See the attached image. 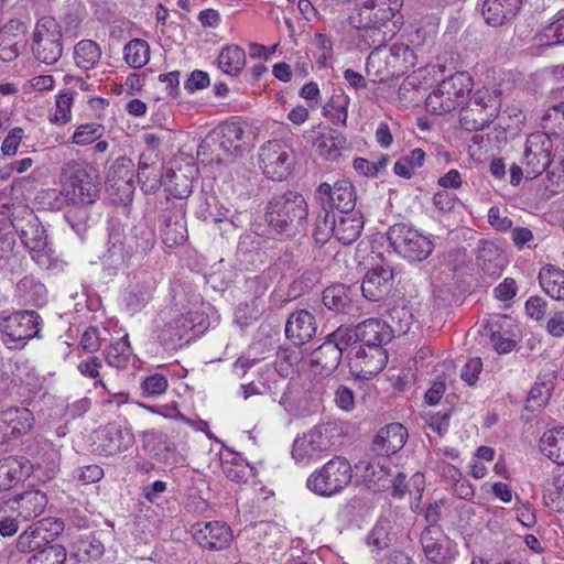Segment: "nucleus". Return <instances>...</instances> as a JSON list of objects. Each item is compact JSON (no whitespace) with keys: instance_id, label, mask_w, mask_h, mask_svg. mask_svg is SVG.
Instances as JSON below:
<instances>
[{"instance_id":"obj_1","label":"nucleus","mask_w":564,"mask_h":564,"mask_svg":"<svg viewBox=\"0 0 564 564\" xmlns=\"http://www.w3.org/2000/svg\"><path fill=\"white\" fill-rule=\"evenodd\" d=\"M61 195L72 205L93 204L100 192L97 169L84 160L66 162L61 172Z\"/></svg>"},{"instance_id":"obj_2","label":"nucleus","mask_w":564,"mask_h":564,"mask_svg":"<svg viewBox=\"0 0 564 564\" xmlns=\"http://www.w3.org/2000/svg\"><path fill=\"white\" fill-rule=\"evenodd\" d=\"M402 7V0H361L356 13L350 15V24L362 31L360 35L366 45H382L389 35L382 28Z\"/></svg>"},{"instance_id":"obj_3","label":"nucleus","mask_w":564,"mask_h":564,"mask_svg":"<svg viewBox=\"0 0 564 564\" xmlns=\"http://www.w3.org/2000/svg\"><path fill=\"white\" fill-rule=\"evenodd\" d=\"M307 216L308 206L305 198L292 191L273 197L267 212L269 225L288 237L305 231Z\"/></svg>"},{"instance_id":"obj_4","label":"nucleus","mask_w":564,"mask_h":564,"mask_svg":"<svg viewBox=\"0 0 564 564\" xmlns=\"http://www.w3.org/2000/svg\"><path fill=\"white\" fill-rule=\"evenodd\" d=\"M375 48L367 58V73L372 80L384 83L393 77H399L415 65L414 51L403 43H395L390 47L372 45Z\"/></svg>"},{"instance_id":"obj_5","label":"nucleus","mask_w":564,"mask_h":564,"mask_svg":"<svg viewBox=\"0 0 564 564\" xmlns=\"http://www.w3.org/2000/svg\"><path fill=\"white\" fill-rule=\"evenodd\" d=\"M501 108V91L481 87L470 97L460 111V126L468 131L484 130L498 116Z\"/></svg>"},{"instance_id":"obj_6","label":"nucleus","mask_w":564,"mask_h":564,"mask_svg":"<svg viewBox=\"0 0 564 564\" xmlns=\"http://www.w3.org/2000/svg\"><path fill=\"white\" fill-rule=\"evenodd\" d=\"M471 77L466 73H455L442 80L425 100L427 111L443 115L463 105L471 90Z\"/></svg>"},{"instance_id":"obj_7","label":"nucleus","mask_w":564,"mask_h":564,"mask_svg":"<svg viewBox=\"0 0 564 564\" xmlns=\"http://www.w3.org/2000/svg\"><path fill=\"white\" fill-rule=\"evenodd\" d=\"M352 478L351 465L343 456H335L307 479V487L319 496H332L346 488Z\"/></svg>"},{"instance_id":"obj_8","label":"nucleus","mask_w":564,"mask_h":564,"mask_svg":"<svg viewBox=\"0 0 564 564\" xmlns=\"http://www.w3.org/2000/svg\"><path fill=\"white\" fill-rule=\"evenodd\" d=\"M393 250L410 262H421L433 251L431 239L405 224H394L388 231Z\"/></svg>"},{"instance_id":"obj_9","label":"nucleus","mask_w":564,"mask_h":564,"mask_svg":"<svg viewBox=\"0 0 564 564\" xmlns=\"http://www.w3.org/2000/svg\"><path fill=\"white\" fill-rule=\"evenodd\" d=\"M335 427L332 424H319L294 440L292 457L297 463L308 464L322 458L333 447L332 432Z\"/></svg>"},{"instance_id":"obj_10","label":"nucleus","mask_w":564,"mask_h":564,"mask_svg":"<svg viewBox=\"0 0 564 564\" xmlns=\"http://www.w3.org/2000/svg\"><path fill=\"white\" fill-rule=\"evenodd\" d=\"M22 243L31 251H42L47 246V236L34 212L26 206H17L9 219Z\"/></svg>"},{"instance_id":"obj_11","label":"nucleus","mask_w":564,"mask_h":564,"mask_svg":"<svg viewBox=\"0 0 564 564\" xmlns=\"http://www.w3.org/2000/svg\"><path fill=\"white\" fill-rule=\"evenodd\" d=\"M108 243L110 257H118L124 261L134 253H148L155 245V235L153 230L145 226H135L132 229V236L128 239L127 246L119 230L110 234Z\"/></svg>"},{"instance_id":"obj_12","label":"nucleus","mask_w":564,"mask_h":564,"mask_svg":"<svg viewBox=\"0 0 564 564\" xmlns=\"http://www.w3.org/2000/svg\"><path fill=\"white\" fill-rule=\"evenodd\" d=\"M553 142L542 132L528 137L522 160L525 177L535 178L541 175L552 161Z\"/></svg>"},{"instance_id":"obj_13","label":"nucleus","mask_w":564,"mask_h":564,"mask_svg":"<svg viewBox=\"0 0 564 564\" xmlns=\"http://www.w3.org/2000/svg\"><path fill=\"white\" fill-rule=\"evenodd\" d=\"M291 149L279 140L264 143L259 153V163L268 178L282 181L290 174L293 164Z\"/></svg>"},{"instance_id":"obj_14","label":"nucleus","mask_w":564,"mask_h":564,"mask_svg":"<svg viewBox=\"0 0 564 564\" xmlns=\"http://www.w3.org/2000/svg\"><path fill=\"white\" fill-rule=\"evenodd\" d=\"M350 372L359 379H370L378 375L388 361L382 347L354 346L347 354Z\"/></svg>"},{"instance_id":"obj_15","label":"nucleus","mask_w":564,"mask_h":564,"mask_svg":"<svg viewBox=\"0 0 564 564\" xmlns=\"http://www.w3.org/2000/svg\"><path fill=\"white\" fill-rule=\"evenodd\" d=\"M63 530L59 520L44 518L32 523L17 539V550L20 553H35L51 543Z\"/></svg>"},{"instance_id":"obj_16","label":"nucleus","mask_w":564,"mask_h":564,"mask_svg":"<svg viewBox=\"0 0 564 564\" xmlns=\"http://www.w3.org/2000/svg\"><path fill=\"white\" fill-rule=\"evenodd\" d=\"M191 532L196 543L208 551L225 550L234 539L230 527L220 521L195 523Z\"/></svg>"},{"instance_id":"obj_17","label":"nucleus","mask_w":564,"mask_h":564,"mask_svg":"<svg viewBox=\"0 0 564 564\" xmlns=\"http://www.w3.org/2000/svg\"><path fill=\"white\" fill-rule=\"evenodd\" d=\"M316 197L326 208H336L341 213L348 214L356 205V193L352 184L347 180L336 182L333 186L328 183H322Z\"/></svg>"},{"instance_id":"obj_18","label":"nucleus","mask_w":564,"mask_h":564,"mask_svg":"<svg viewBox=\"0 0 564 564\" xmlns=\"http://www.w3.org/2000/svg\"><path fill=\"white\" fill-rule=\"evenodd\" d=\"M421 544L433 564H451L454 558V543L438 529L426 528L421 534Z\"/></svg>"},{"instance_id":"obj_19","label":"nucleus","mask_w":564,"mask_h":564,"mask_svg":"<svg viewBox=\"0 0 564 564\" xmlns=\"http://www.w3.org/2000/svg\"><path fill=\"white\" fill-rule=\"evenodd\" d=\"M39 319L33 311L17 312L3 321L1 328L13 341L26 340L39 335Z\"/></svg>"},{"instance_id":"obj_20","label":"nucleus","mask_w":564,"mask_h":564,"mask_svg":"<svg viewBox=\"0 0 564 564\" xmlns=\"http://www.w3.org/2000/svg\"><path fill=\"white\" fill-rule=\"evenodd\" d=\"M33 421V414L26 408H10L0 412V441L28 433Z\"/></svg>"},{"instance_id":"obj_21","label":"nucleus","mask_w":564,"mask_h":564,"mask_svg":"<svg viewBox=\"0 0 564 564\" xmlns=\"http://www.w3.org/2000/svg\"><path fill=\"white\" fill-rule=\"evenodd\" d=\"M393 272L390 268H376L370 270L364 278L361 291L369 301H380L392 290Z\"/></svg>"},{"instance_id":"obj_22","label":"nucleus","mask_w":564,"mask_h":564,"mask_svg":"<svg viewBox=\"0 0 564 564\" xmlns=\"http://www.w3.org/2000/svg\"><path fill=\"white\" fill-rule=\"evenodd\" d=\"M326 214L323 220L324 228L332 231L334 237L343 245H350L356 241L364 228V220L361 216L346 215L341 216L338 220Z\"/></svg>"},{"instance_id":"obj_23","label":"nucleus","mask_w":564,"mask_h":564,"mask_svg":"<svg viewBox=\"0 0 564 564\" xmlns=\"http://www.w3.org/2000/svg\"><path fill=\"white\" fill-rule=\"evenodd\" d=\"M406 437L408 432L402 424L391 423L378 432L372 443V449L378 455H392L404 446Z\"/></svg>"},{"instance_id":"obj_24","label":"nucleus","mask_w":564,"mask_h":564,"mask_svg":"<svg viewBox=\"0 0 564 564\" xmlns=\"http://www.w3.org/2000/svg\"><path fill=\"white\" fill-rule=\"evenodd\" d=\"M316 333L314 316L306 310L290 315L285 325V335L296 346L308 341Z\"/></svg>"},{"instance_id":"obj_25","label":"nucleus","mask_w":564,"mask_h":564,"mask_svg":"<svg viewBox=\"0 0 564 564\" xmlns=\"http://www.w3.org/2000/svg\"><path fill=\"white\" fill-rule=\"evenodd\" d=\"M358 341L364 347H382L392 339L388 322L368 318L356 326Z\"/></svg>"},{"instance_id":"obj_26","label":"nucleus","mask_w":564,"mask_h":564,"mask_svg":"<svg viewBox=\"0 0 564 564\" xmlns=\"http://www.w3.org/2000/svg\"><path fill=\"white\" fill-rule=\"evenodd\" d=\"M521 0H486L482 6V15L489 25L500 26L512 20L519 9Z\"/></svg>"},{"instance_id":"obj_27","label":"nucleus","mask_w":564,"mask_h":564,"mask_svg":"<svg viewBox=\"0 0 564 564\" xmlns=\"http://www.w3.org/2000/svg\"><path fill=\"white\" fill-rule=\"evenodd\" d=\"M99 448L106 455H116L132 446L134 436L128 430L106 427L99 432Z\"/></svg>"},{"instance_id":"obj_28","label":"nucleus","mask_w":564,"mask_h":564,"mask_svg":"<svg viewBox=\"0 0 564 564\" xmlns=\"http://www.w3.org/2000/svg\"><path fill=\"white\" fill-rule=\"evenodd\" d=\"M12 509L18 511V517L24 521L34 519L43 513L46 505V495L39 490L25 491L12 501Z\"/></svg>"},{"instance_id":"obj_29","label":"nucleus","mask_w":564,"mask_h":564,"mask_svg":"<svg viewBox=\"0 0 564 564\" xmlns=\"http://www.w3.org/2000/svg\"><path fill=\"white\" fill-rule=\"evenodd\" d=\"M341 358L339 348L327 339L312 352L311 365L321 375H330L337 369Z\"/></svg>"},{"instance_id":"obj_30","label":"nucleus","mask_w":564,"mask_h":564,"mask_svg":"<svg viewBox=\"0 0 564 564\" xmlns=\"http://www.w3.org/2000/svg\"><path fill=\"white\" fill-rule=\"evenodd\" d=\"M218 144L227 155H241L246 145L245 129L237 122L224 124L220 127Z\"/></svg>"},{"instance_id":"obj_31","label":"nucleus","mask_w":564,"mask_h":564,"mask_svg":"<svg viewBox=\"0 0 564 564\" xmlns=\"http://www.w3.org/2000/svg\"><path fill=\"white\" fill-rule=\"evenodd\" d=\"M347 148L348 143L345 135L335 129H328L316 140L318 154L330 162L336 161Z\"/></svg>"},{"instance_id":"obj_32","label":"nucleus","mask_w":564,"mask_h":564,"mask_svg":"<svg viewBox=\"0 0 564 564\" xmlns=\"http://www.w3.org/2000/svg\"><path fill=\"white\" fill-rule=\"evenodd\" d=\"M539 283L546 295L564 301V270L546 264L539 272Z\"/></svg>"},{"instance_id":"obj_33","label":"nucleus","mask_w":564,"mask_h":564,"mask_svg":"<svg viewBox=\"0 0 564 564\" xmlns=\"http://www.w3.org/2000/svg\"><path fill=\"white\" fill-rule=\"evenodd\" d=\"M540 449L552 462L564 465V426L544 432L540 438Z\"/></svg>"},{"instance_id":"obj_34","label":"nucleus","mask_w":564,"mask_h":564,"mask_svg":"<svg viewBox=\"0 0 564 564\" xmlns=\"http://www.w3.org/2000/svg\"><path fill=\"white\" fill-rule=\"evenodd\" d=\"M185 210L181 206L173 214L167 213L162 215V221L165 225L164 240L166 243L181 245L185 241V225L183 223Z\"/></svg>"},{"instance_id":"obj_35","label":"nucleus","mask_w":564,"mask_h":564,"mask_svg":"<svg viewBox=\"0 0 564 564\" xmlns=\"http://www.w3.org/2000/svg\"><path fill=\"white\" fill-rule=\"evenodd\" d=\"M101 50L91 40H83L74 47L75 64L85 70L93 69L100 61Z\"/></svg>"},{"instance_id":"obj_36","label":"nucleus","mask_w":564,"mask_h":564,"mask_svg":"<svg viewBox=\"0 0 564 564\" xmlns=\"http://www.w3.org/2000/svg\"><path fill=\"white\" fill-rule=\"evenodd\" d=\"M246 64V53L238 45L224 47L218 56L219 68L228 75H238Z\"/></svg>"},{"instance_id":"obj_37","label":"nucleus","mask_w":564,"mask_h":564,"mask_svg":"<svg viewBox=\"0 0 564 564\" xmlns=\"http://www.w3.org/2000/svg\"><path fill=\"white\" fill-rule=\"evenodd\" d=\"M32 52L39 62L53 65L57 63L62 56L63 42L33 39Z\"/></svg>"},{"instance_id":"obj_38","label":"nucleus","mask_w":564,"mask_h":564,"mask_svg":"<svg viewBox=\"0 0 564 564\" xmlns=\"http://www.w3.org/2000/svg\"><path fill=\"white\" fill-rule=\"evenodd\" d=\"M478 263L484 272L498 275L503 268V258L494 243L486 242L479 250Z\"/></svg>"},{"instance_id":"obj_39","label":"nucleus","mask_w":564,"mask_h":564,"mask_svg":"<svg viewBox=\"0 0 564 564\" xmlns=\"http://www.w3.org/2000/svg\"><path fill=\"white\" fill-rule=\"evenodd\" d=\"M387 317L388 326L392 330V336L394 334H406L413 321L411 310L404 304L391 307L387 313Z\"/></svg>"},{"instance_id":"obj_40","label":"nucleus","mask_w":564,"mask_h":564,"mask_svg":"<svg viewBox=\"0 0 564 564\" xmlns=\"http://www.w3.org/2000/svg\"><path fill=\"white\" fill-rule=\"evenodd\" d=\"M67 557L66 549L61 544L48 543L33 553L26 564H64Z\"/></svg>"},{"instance_id":"obj_41","label":"nucleus","mask_w":564,"mask_h":564,"mask_svg":"<svg viewBox=\"0 0 564 564\" xmlns=\"http://www.w3.org/2000/svg\"><path fill=\"white\" fill-rule=\"evenodd\" d=\"M124 59L134 68H141L148 64L150 59V46L144 40H131L124 46Z\"/></svg>"},{"instance_id":"obj_42","label":"nucleus","mask_w":564,"mask_h":564,"mask_svg":"<svg viewBox=\"0 0 564 564\" xmlns=\"http://www.w3.org/2000/svg\"><path fill=\"white\" fill-rule=\"evenodd\" d=\"M131 355L128 335L113 341L105 351V359L110 367L124 368Z\"/></svg>"},{"instance_id":"obj_43","label":"nucleus","mask_w":564,"mask_h":564,"mask_svg":"<svg viewBox=\"0 0 564 564\" xmlns=\"http://www.w3.org/2000/svg\"><path fill=\"white\" fill-rule=\"evenodd\" d=\"M425 153L422 149L416 148L412 150L409 154L400 158L394 163V173L398 176L404 177V178H411L414 174V171L417 167H421L424 163Z\"/></svg>"},{"instance_id":"obj_44","label":"nucleus","mask_w":564,"mask_h":564,"mask_svg":"<svg viewBox=\"0 0 564 564\" xmlns=\"http://www.w3.org/2000/svg\"><path fill=\"white\" fill-rule=\"evenodd\" d=\"M324 305L336 312H341L350 303L348 288L343 284L332 285L323 292Z\"/></svg>"},{"instance_id":"obj_45","label":"nucleus","mask_w":564,"mask_h":564,"mask_svg":"<svg viewBox=\"0 0 564 564\" xmlns=\"http://www.w3.org/2000/svg\"><path fill=\"white\" fill-rule=\"evenodd\" d=\"M0 473L10 480H21L30 475L31 464L23 456H10L4 458V463L0 466Z\"/></svg>"},{"instance_id":"obj_46","label":"nucleus","mask_w":564,"mask_h":564,"mask_svg":"<svg viewBox=\"0 0 564 564\" xmlns=\"http://www.w3.org/2000/svg\"><path fill=\"white\" fill-rule=\"evenodd\" d=\"M165 185L169 193L175 198H185L192 193V182L183 174L169 170L165 174Z\"/></svg>"},{"instance_id":"obj_47","label":"nucleus","mask_w":564,"mask_h":564,"mask_svg":"<svg viewBox=\"0 0 564 564\" xmlns=\"http://www.w3.org/2000/svg\"><path fill=\"white\" fill-rule=\"evenodd\" d=\"M33 39L63 42L62 28L52 17H43L35 25Z\"/></svg>"},{"instance_id":"obj_48","label":"nucleus","mask_w":564,"mask_h":564,"mask_svg":"<svg viewBox=\"0 0 564 564\" xmlns=\"http://www.w3.org/2000/svg\"><path fill=\"white\" fill-rule=\"evenodd\" d=\"M134 164L127 156L118 158L109 167L108 177L116 182H123L130 184L134 176Z\"/></svg>"},{"instance_id":"obj_49","label":"nucleus","mask_w":564,"mask_h":564,"mask_svg":"<svg viewBox=\"0 0 564 564\" xmlns=\"http://www.w3.org/2000/svg\"><path fill=\"white\" fill-rule=\"evenodd\" d=\"M104 134V127L98 123H84L77 127L73 134V143L88 145L99 140Z\"/></svg>"},{"instance_id":"obj_50","label":"nucleus","mask_w":564,"mask_h":564,"mask_svg":"<svg viewBox=\"0 0 564 564\" xmlns=\"http://www.w3.org/2000/svg\"><path fill=\"white\" fill-rule=\"evenodd\" d=\"M302 360L301 350L299 348H283L276 354L275 367L281 376H289L292 367L299 365Z\"/></svg>"},{"instance_id":"obj_51","label":"nucleus","mask_w":564,"mask_h":564,"mask_svg":"<svg viewBox=\"0 0 564 564\" xmlns=\"http://www.w3.org/2000/svg\"><path fill=\"white\" fill-rule=\"evenodd\" d=\"M347 106L348 100L346 97H333L329 104L325 107V116L330 119L334 124L345 126L347 121Z\"/></svg>"},{"instance_id":"obj_52","label":"nucleus","mask_w":564,"mask_h":564,"mask_svg":"<svg viewBox=\"0 0 564 564\" xmlns=\"http://www.w3.org/2000/svg\"><path fill=\"white\" fill-rule=\"evenodd\" d=\"M21 41L10 35L6 29L0 31V58L4 62L13 61L20 54Z\"/></svg>"},{"instance_id":"obj_53","label":"nucleus","mask_w":564,"mask_h":564,"mask_svg":"<svg viewBox=\"0 0 564 564\" xmlns=\"http://www.w3.org/2000/svg\"><path fill=\"white\" fill-rule=\"evenodd\" d=\"M564 43V15L558 17L549 24L539 35L540 45H553Z\"/></svg>"},{"instance_id":"obj_54","label":"nucleus","mask_w":564,"mask_h":564,"mask_svg":"<svg viewBox=\"0 0 564 564\" xmlns=\"http://www.w3.org/2000/svg\"><path fill=\"white\" fill-rule=\"evenodd\" d=\"M259 302L258 297H252L249 302L240 303L235 313L237 323L248 325L250 322L256 321L261 313Z\"/></svg>"},{"instance_id":"obj_55","label":"nucleus","mask_w":564,"mask_h":564,"mask_svg":"<svg viewBox=\"0 0 564 564\" xmlns=\"http://www.w3.org/2000/svg\"><path fill=\"white\" fill-rule=\"evenodd\" d=\"M327 339L329 343L335 344L343 355L345 350L358 341L357 329L340 326L335 332L329 334Z\"/></svg>"},{"instance_id":"obj_56","label":"nucleus","mask_w":564,"mask_h":564,"mask_svg":"<svg viewBox=\"0 0 564 564\" xmlns=\"http://www.w3.org/2000/svg\"><path fill=\"white\" fill-rule=\"evenodd\" d=\"M150 297V286L143 283L135 284L126 297L127 306L130 312L140 311Z\"/></svg>"},{"instance_id":"obj_57","label":"nucleus","mask_w":564,"mask_h":564,"mask_svg":"<svg viewBox=\"0 0 564 564\" xmlns=\"http://www.w3.org/2000/svg\"><path fill=\"white\" fill-rule=\"evenodd\" d=\"M223 471L229 480L245 482L251 474V468L243 462L232 460L223 464Z\"/></svg>"},{"instance_id":"obj_58","label":"nucleus","mask_w":564,"mask_h":564,"mask_svg":"<svg viewBox=\"0 0 564 564\" xmlns=\"http://www.w3.org/2000/svg\"><path fill=\"white\" fill-rule=\"evenodd\" d=\"M73 94L69 91L61 93L56 98V110L51 121L57 123H66L72 116Z\"/></svg>"},{"instance_id":"obj_59","label":"nucleus","mask_w":564,"mask_h":564,"mask_svg":"<svg viewBox=\"0 0 564 564\" xmlns=\"http://www.w3.org/2000/svg\"><path fill=\"white\" fill-rule=\"evenodd\" d=\"M167 387V379L159 373L147 377L141 384L143 393L148 397L160 395L166 391Z\"/></svg>"},{"instance_id":"obj_60","label":"nucleus","mask_w":564,"mask_h":564,"mask_svg":"<svg viewBox=\"0 0 564 564\" xmlns=\"http://www.w3.org/2000/svg\"><path fill=\"white\" fill-rule=\"evenodd\" d=\"M78 551L83 552L87 560H99L105 553L102 542L95 536H87L79 542Z\"/></svg>"},{"instance_id":"obj_61","label":"nucleus","mask_w":564,"mask_h":564,"mask_svg":"<svg viewBox=\"0 0 564 564\" xmlns=\"http://www.w3.org/2000/svg\"><path fill=\"white\" fill-rule=\"evenodd\" d=\"M488 221L497 231H506L512 227V220L508 217L507 210L492 206L488 212Z\"/></svg>"},{"instance_id":"obj_62","label":"nucleus","mask_w":564,"mask_h":564,"mask_svg":"<svg viewBox=\"0 0 564 564\" xmlns=\"http://www.w3.org/2000/svg\"><path fill=\"white\" fill-rule=\"evenodd\" d=\"M101 340L98 328L89 326L82 335L79 345L84 351L93 354L99 350Z\"/></svg>"},{"instance_id":"obj_63","label":"nucleus","mask_w":564,"mask_h":564,"mask_svg":"<svg viewBox=\"0 0 564 564\" xmlns=\"http://www.w3.org/2000/svg\"><path fill=\"white\" fill-rule=\"evenodd\" d=\"M104 469L99 465H86L76 469V477L85 485L99 481L104 477Z\"/></svg>"},{"instance_id":"obj_64","label":"nucleus","mask_w":564,"mask_h":564,"mask_svg":"<svg viewBox=\"0 0 564 564\" xmlns=\"http://www.w3.org/2000/svg\"><path fill=\"white\" fill-rule=\"evenodd\" d=\"M23 138V130L19 127L13 128L2 142L1 151L4 155L12 156L17 153Z\"/></svg>"}]
</instances>
